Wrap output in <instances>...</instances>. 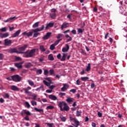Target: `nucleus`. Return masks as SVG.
Masks as SVG:
<instances>
[{
	"label": "nucleus",
	"mask_w": 127,
	"mask_h": 127,
	"mask_svg": "<svg viewBox=\"0 0 127 127\" xmlns=\"http://www.w3.org/2000/svg\"><path fill=\"white\" fill-rule=\"evenodd\" d=\"M63 37H64V35L61 34H59L58 36L57 37V38L58 39H60V38H63Z\"/></svg>",
	"instance_id": "obj_34"
},
{
	"label": "nucleus",
	"mask_w": 127,
	"mask_h": 127,
	"mask_svg": "<svg viewBox=\"0 0 127 127\" xmlns=\"http://www.w3.org/2000/svg\"><path fill=\"white\" fill-rule=\"evenodd\" d=\"M49 73V72L48 71V70H47V69L44 70V75H48Z\"/></svg>",
	"instance_id": "obj_54"
},
{
	"label": "nucleus",
	"mask_w": 127,
	"mask_h": 127,
	"mask_svg": "<svg viewBox=\"0 0 127 127\" xmlns=\"http://www.w3.org/2000/svg\"><path fill=\"white\" fill-rule=\"evenodd\" d=\"M69 92H70L71 93H73V94H75V93H76V89H71L69 91Z\"/></svg>",
	"instance_id": "obj_58"
},
{
	"label": "nucleus",
	"mask_w": 127,
	"mask_h": 127,
	"mask_svg": "<svg viewBox=\"0 0 127 127\" xmlns=\"http://www.w3.org/2000/svg\"><path fill=\"white\" fill-rule=\"evenodd\" d=\"M21 32V30H18L15 33L13 34V35L12 36V37H17V36L19 35V34Z\"/></svg>",
	"instance_id": "obj_18"
},
{
	"label": "nucleus",
	"mask_w": 127,
	"mask_h": 127,
	"mask_svg": "<svg viewBox=\"0 0 127 127\" xmlns=\"http://www.w3.org/2000/svg\"><path fill=\"white\" fill-rule=\"evenodd\" d=\"M48 59L50 60V61H53L54 60V57H53V55L50 54L48 56Z\"/></svg>",
	"instance_id": "obj_25"
},
{
	"label": "nucleus",
	"mask_w": 127,
	"mask_h": 127,
	"mask_svg": "<svg viewBox=\"0 0 127 127\" xmlns=\"http://www.w3.org/2000/svg\"><path fill=\"white\" fill-rule=\"evenodd\" d=\"M52 34V33L51 32L47 33L46 35H45L43 37V39H44V40H47V39H49L51 37Z\"/></svg>",
	"instance_id": "obj_8"
},
{
	"label": "nucleus",
	"mask_w": 127,
	"mask_h": 127,
	"mask_svg": "<svg viewBox=\"0 0 127 127\" xmlns=\"http://www.w3.org/2000/svg\"><path fill=\"white\" fill-rule=\"evenodd\" d=\"M9 52L10 53H17V49L15 48L11 49Z\"/></svg>",
	"instance_id": "obj_23"
},
{
	"label": "nucleus",
	"mask_w": 127,
	"mask_h": 127,
	"mask_svg": "<svg viewBox=\"0 0 127 127\" xmlns=\"http://www.w3.org/2000/svg\"><path fill=\"white\" fill-rule=\"evenodd\" d=\"M10 89L11 90H12V91H19V88L15 85L11 86Z\"/></svg>",
	"instance_id": "obj_17"
},
{
	"label": "nucleus",
	"mask_w": 127,
	"mask_h": 127,
	"mask_svg": "<svg viewBox=\"0 0 127 127\" xmlns=\"http://www.w3.org/2000/svg\"><path fill=\"white\" fill-rule=\"evenodd\" d=\"M66 57H67V54H63L62 58H61V61H65Z\"/></svg>",
	"instance_id": "obj_24"
},
{
	"label": "nucleus",
	"mask_w": 127,
	"mask_h": 127,
	"mask_svg": "<svg viewBox=\"0 0 127 127\" xmlns=\"http://www.w3.org/2000/svg\"><path fill=\"white\" fill-rule=\"evenodd\" d=\"M33 32H34L33 31V29L32 30V31H30L29 32H25L24 33H22L23 35L24 36H27V37H30L31 36H32V35L33 34Z\"/></svg>",
	"instance_id": "obj_4"
},
{
	"label": "nucleus",
	"mask_w": 127,
	"mask_h": 127,
	"mask_svg": "<svg viewBox=\"0 0 127 127\" xmlns=\"http://www.w3.org/2000/svg\"><path fill=\"white\" fill-rule=\"evenodd\" d=\"M6 80L8 81H13L12 75L6 78Z\"/></svg>",
	"instance_id": "obj_49"
},
{
	"label": "nucleus",
	"mask_w": 127,
	"mask_h": 127,
	"mask_svg": "<svg viewBox=\"0 0 127 127\" xmlns=\"http://www.w3.org/2000/svg\"><path fill=\"white\" fill-rule=\"evenodd\" d=\"M25 67H26V68H30V67H31V63H29L27 64H26L25 65Z\"/></svg>",
	"instance_id": "obj_40"
},
{
	"label": "nucleus",
	"mask_w": 127,
	"mask_h": 127,
	"mask_svg": "<svg viewBox=\"0 0 127 127\" xmlns=\"http://www.w3.org/2000/svg\"><path fill=\"white\" fill-rule=\"evenodd\" d=\"M28 82L29 83V84H30V86H34V82H33V81L30 80H28Z\"/></svg>",
	"instance_id": "obj_37"
},
{
	"label": "nucleus",
	"mask_w": 127,
	"mask_h": 127,
	"mask_svg": "<svg viewBox=\"0 0 127 127\" xmlns=\"http://www.w3.org/2000/svg\"><path fill=\"white\" fill-rule=\"evenodd\" d=\"M36 52V49H33L31 50L30 52H28V51L26 52H19V53L20 54H24V57L26 58H31L32 57H34Z\"/></svg>",
	"instance_id": "obj_1"
},
{
	"label": "nucleus",
	"mask_w": 127,
	"mask_h": 127,
	"mask_svg": "<svg viewBox=\"0 0 127 127\" xmlns=\"http://www.w3.org/2000/svg\"><path fill=\"white\" fill-rule=\"evenodd\" d=\"M40 50L41 51V52H45V51H46V49L44 48V46L43 45L40 46Z\"/></svg>",
	"instance_id": "obj_26"
},
{
	"label": "nucleus",
	"mask_w": 127,
	"mask_h": 127,
	"mask_svg": "<svg viewBox=\"0 0 127 127\" xmlns=\"http://www.w3.org/2000/svg\"><path fill=\"white\" fill-rule=\"evenodd\" d=\"M66 102L64 101L60 102L58 106L60 108L61 111H63V108L62 107H64L66 105Z\"/></svg>",
	"instance_id": "obj_9"
},
{
	"label": "nucleus",
	"mask_w": 127,
	"mask_h": 127,
	"mask_svg": "<svg viewBox=\"0 0 127 127\" xmlns=\"http://www.w3.org/2000/svg\"><path fill=\"white\" fill-rule=\"evenodd\" d=\"M88 79H89L88 77H81V80H82V81H87V80H88Z\"/></svg>",
	"instance_id": "obj_38"
},
{
	"label": "nucleus",
	"mask_w": 127,
	"mask_h": 127,
	"mask_svg": "<svg viewBox=\"0 0 127 127\" xmlns=\"http://www.w3.org/2000/svg\"><path fill=\"white\" fill-rule=\"evenodd\" d=\"M12 79L14 82H20L21 81V77H20L19 75H12Z\"/></svg>",
	"instance_id": "obj_2"
},
{
	"label": "nucleus",
	"mask_w": 127,
	"mask_h": 127,
	"mask_svg": "<svg viewBox=\"0 0 127 127\" xmlns=\"http://www.w3.org/2000/svg\"><path fill=\"white\" fill-rule=\"evenodd\" d=\"M25 114L27 115V116H30L31 115L29 111L26 110H23L21 112V115L22 117H24Z\"/></svg>",
	"instance_id": "obj_6"
},
{
	"label": "nucleus",
	"mask_w": 127,
	"mask_h": 127,
	"mask_svg": "<svg viewBox=\"0 0 127 127\" xmlns=\"http://www.w3.org/2000/svg\"><path fill=\"white\" fill-rule=\"evenodd\" d=\"M44 61V57H42V58H40L39 59V61L40 62H43Z\"/></svg>",
	"instance_id": "obj_56"
},
{
	"label": "nucleus",
	"mask_w": 127,
	"mask_h": 127,
	"mask_svg": "<svg viewBox=\"0 0 127 127\" xmlns=\"http://www.w3.org/2000/svg\"><path fill=\"white\" fill-rule=\"evenodd\" d=\"M73 100H74V99L69 97L66 100V101L68 103V104H71V103L73 102Z\"/></svg>",
	"instance_id": "obj_27"
},
{
	"label": "nucleus",
	"mask_w": 127,
	"mask_h": 127,
	"mask_svg": "<svg viewBox=\"0 0 127 127\" xmlns=\"http://www.w3.org/2000/svg\"><path fill=\"white\" fill-rule=\"evenodd\" d=\"M50 15L51 18H53V19H55V17H56V13H51Z\"/></svg>",
	"instance_id": "obj_30"
},
{
	"label": "nucleus",
	"mask_w": 127,
	"mask_h": 127,
	"mask_svg": "<svg viewBox=\"0 0 127 127\" xmlns=\"http://www.w3.org/2000/svg\"><path fill=\"white\" fill-rule=\"evenodd\" d=\"M3 98L5 99H9V94L8 93H5L3 95Z\"/></svg>",
	"instance_id": "obj_33"
},
{
	"label": "nucleus",
	"mask_w": 127,
	"mask_h": 127,
	"mask_svg": "<svg viewBox=\"0 0 127 127\" xmlns=\"http://www.w3.org/2000/svg\"><path fill=\"white\" fill-rule=\"evenodd\" d=\"M70 41H72V37H70L69 39H67L66 42H69Z\"/></svg>",
	"instance_id": "obj_64"
},
{
	"label": "nucleus",
	"mask_w": 127,
	"mask_h": 127,
	"mask_svg": "<svg viewBox=\"0 0 127 127\" xmlns=\"http://www.w3.org/2000/svg\"><path fill=\"white\" fill-rule=\"evenodd\" d=\"M63 85L64 86L61 88V91L62 92H65L69 88V86L66 83H64Z\"/></svg>",
	"instance_id": "obj_13"
},
{
	"label": "nucleus",
	"mask_w": 127,
	"mask_h": 127,
	"mask_svg": "<svg viewBox=\"0 0 127 127\" xmlns=\"http://www.w3.org/2000/svg\"><path fill=\"white\" fill-rule=\"evenodd\" d=\"M77 31L78 33H83V30L82 29H77Z\"/></svg>",
	"instance_id": "obj_53"
},
{
	"label": "nucleus",
	"mask_w": 127,
	"mask_h": 127,
	"mask_svg": "<svg viewBox=\"0 0 127 127\" xmlns=\"http://www.w3.org/2000/svg\"><path fill=\"white\" fill-rule=\"evenodd\" d=\"M98 116L99 118H102L103 114L101 112H98Z\"/></svg>",
	"instance_id": "obj_63"
},
{
	"label": "nucleus",
	"mask_w": 127,
	"mask_h": 127,
	"mask_svg": "<svg viewBox=\"0 0 127 127\" xmlns=\"http://www.w3.org/2000/svg\"><path fill=\"white\" fill-rule=\"evenodd\" d=\"M0 30L2 32H5V31H6V27L2 28L1 29H0Z\"/></svg>",
	"instance_id": "obj_50"
},
{
	"label": "nucleus",
	"mask_w": 127,
	"mask_h": 127,
	"mask_svg": "<svg viewBox=\"0 0 127 127\" xmlns=\"http://www.w3.org/2000/svg\"><path fill=\"white\" fill-rule=\"evenodd\" d=\"M25 105H26V106H27V108L28 109H29V108H30V105L29 104V103L28 102H25Z\"/></svg>",
	"instance_id": "obj_52"
},
{
	"label": "nucleus",
	"mask_w": 127,
	"mask_h": 127,
	"mask_svg": "<svg viewBox=\"0 0 127 127\" xmlns=\"http://www.w3.org/2000/svg\"><path fill=\"white\" fill-rule=\"evenodd\" d=\"M38 26H39V22H37L33 25L32 27L33 28H37Z\"/></svg>",
	"instance_id": "obj_28"
},
{
	"label": "nucleus",
	"mask_w": 127,
	"mask_h": 127,
	"mask_svg": "<svg viewBox=\"0 0 127 127\" xmlns=\"http://www.w3.org/2000/svg\"><path fill=\"white\" fill-rule=\"evenodd\" d=\"M60 118L61 119L62 122H66V118L64 117L63 115H60Z\"/></svg>",
	"instance_id": "obj_29"
},
{
	"label": "nucleus",
	"mask_w": 127,
	"mask_h": 127,
	"mask_svg": "<svg viewBox=\"0 0 127 127\" xmlns=\"http://www.w3.org/2000/svg\"><path fill=\"white\" fill-rule=\"evenodd\" d=\"M3 54H0V60H2V59H3Z\"/></svg>",
	"instance_id": "obj_62"
},
{
	"label": "nucleus",
	"mask_w": 127,
	"mask_h": 127,
	"mask_svg": "<svg viewBox=\"0 0 127 127\" xmlns=\"http://www.w3.org/2000/svg\"><path fill=\"white\" fill-rule=\"evenodd\" d=\"M15 66L19 69H21V68H22V64H21V63H16L15 64Z\"/></svg>",
	"instance_id": "obj_21"
},
{
	"label": "nucleus",
	"mask_w": 127,
	"mask_h": 127,
	"mask_svg": "<svg viewBox=\"0 0 127 127\" xmlns=\"http://www.w3.org/2000/svg\"><path fill=\"white\" fill-rule=\"evenodd\" d=\"M43 83L46 85V86H47V87H49L50 86V83L46 81V80H43Z\"/></svg>",
	"instance_id": "obj_36"
},
{
	"label": "nucleus",
	"mask_w": 127,
	"mask_h": 127,
	"mask_svg": "<svg viewBox=\"0 0 127 127\" xmlns=\"http://www.w3.org/2000/svg\"><path fill=\"white\" fill-rule=\"evenodd\" d=\"M59 95L60 97H61V98H62V97H63L64 96H66V93L60 92Z\"/></svg>",
	"instance_id": "obj_41"
},
{
	"label": "nucleus",
	"mask_w": 127,
	"mask_h": 127,
	"mask_svg": "<svg viewBox=\"0 0 127 127\" xmlns=\"http://www.w3.org/2000/svg\"><path fill=\"white\" fill-rule=\"evenodd\" d=\"M44 28H45V26H44V25H43L40 28L33 29V31L34 32H40V31H42L43 30H44Z\"/></svg>",
	"instance_id": "obj_5"
},
{
	"label": "nucleus",
	"mask_w": 127,
	"mask_h": 127,
	"mask_svg": "<svg viewBox=\"0 0 127 127\" xmlns=\"http://www.w3.org/2000/svg\"><path fill=\"white\" fill-rule=\"evenodd\" d=\"M65 46L66 48H63L62 49L63 52H68V50L70 49V47H69V45H68V44H66Z\"/></svg>",
	"instance_id": "obj_15"
},
{
	"label": "nucleus",
	"mask_w": 127,
	"mask_h": 127,
	"mask_svg": "<svg viewBox=\"0 0 127 127\" xmlns=\"http://www.w3.org/2000/svg\"><path fill=\"white\" fill-rule=\"evenodd\" d=\"M28 47V45H25L22 47H20L18 48L19 51L20 52H22V51H24L26 48Z\"/></svg>",
	"instance_id": "obj_11"
},
{
	"label": "nucleus",
	"mask_w": 127,
	"mask_h": 127,
	"mask_svg": "<svg viewBox=\"0 0 127 127\" xmlns=\"http://www.w3.org/2000/svg\"><path fill=\"white\" fill-rule=\"evenodd\" d=\"M14 19H16V17L14 16L12 17H10L9 19H8L7 20L4 21V22H8L9 21H12V20H14Z\"/></svg>",
	"instance_id": "obj_20"
},
{
	"label": "nucleus",
	"mask_w": 127,
	"mask_h": 127,
	"mask_svg": "<svg viewBox=\"0 0 127 127\" xmlns=\"http://www.w3.org/2000/svg\"><path fill=\"white\" fill-rule=\"evenodd\" d=\"M4 45L6 46H8L9 45H11V43H12V40H9L8 39H6L4 40Z\"/></svg>",
	"instance_id": "obj_7"
},
{
	"label": "nucleus",
	"mask_w": 127,
	"mask_h": 127,
	"mask_svg": "<svg viewBox=\"0 0 127 127\" xmlns=\"http://www.w3.org/2000/svg\"><path fill=\"white\" fill-rule=\"evenodd\" d=\"M49 72H50V75H54V76H55V75L54 74V69H50Z\"/></svg>",
	"instance_id": "obj_47"
},
{
	"label": "nucleus",
	"mask_w": 127,
	"mask_h": 127,
	"mask_svg": "<svg viewBox=\"0 0 127 127\" xmlns=\"http://www.w3.org/2000/svg\"><path fill=\"white\" fill-rule=\"evenodd\" d=\"M53 26H54V23H49V24H47V26L45 27V30H47L48 29H49V28L53 27Z\"/></svg>",
	"instance_id": "obj_14"
},
{
	"label": "nucleus",
	"mask_w": 127,
	"mask_h": 127,
	"mask_svg": "<svg viewBox=\"0 0 127 127\" xmlns=\"http://www.w3.org/2000/svg\"><path fill=\"white\" fill-rule=\"evenodd\" d=\"M91 70V64H88V66L86 67V70L87 72H89Z\"/></svg>",
	"instance_id": "obj_31"
},
{
	"label": "nucleus",
	"mask_w": 127,
	"mask_h": 127,
	"mask_svg": "<svg viewBox=\"0 0 127 127\" xmlns=\"http://www.w3.org/2000/svg\"><path fill=\"white\" fill-rule=\"evenodd\" d=\"M71 32V33H72V34H74V35H75V34H77V32L76 31V30H72Z\"/></svg>",
	"instance_id": "obj_57"
},
{
	"label": "nucleus",
	"mask_w": 127,
	"mask_h": 127,
	"mask_svg": "<svg viewBox=\"0 0 127 127\" xmlns=\"http://www.w3.org/2000/svg\"><path fill=\"white\" fill-rule=\"evenodd\" d=\"M32 106H36L37 105V102H36V101H34V100H32L31 102Z\"/></svg>",
	"instance_id": "obj_42"
},
{
	"label": "nucleus",
	"mask_w": 127,
	"mask_h": 127,
	"mask_svg": "<svg viewBox=\"0 0 127 127\" xmlns=\"http://www.w3.org/2000/svg\"><path fill=\"white\" fill-rule=\"evenodd\" d=\"M37 75H41L42 74V69H38L36 70Z\"/></svg>",
	"instance_id": "obj_32"
},
{
	"label": "nucleus",
	"mask_w": 127,
	"mask_h": 127,
	"mask_svg": "<svg viewBox=\"0 0 127 127\" xmlns=\"http://www.w3.org/2000/svg\"><path fill=\"white\" fill-rule=\"evenodd\" d=\"M63 111H66V112H68L69 110V106H68V105H67V103L65 104V105L64 106V108H63Z\"/></svg>",
	"instance_id": "obj_22"
},
{
	"label": "nucleus",
	"mask_w": 127,
	"mask_h": 127,
	"mask_svg": "<svg viewBox=\"0 0 127 127\" xmlns=\"http://www.w3.org/2000/svg\"><path fill=\"white\" fill-rule=\"evenodd\" d=\"M57 58H58V59H59L60 60H61V54H59L57 55Z\"/></svg>",
	"instance_id": "obj_61"
},
{
	"label": "nucleus",
	"mask_w": 127,
	"mask_h": 127,
	"mask_svg": "<svg viewBox=\"0 0 127 127\" xmlns=\"http://www.w3.org/2000/svg\"><path fill=\"white\" fill-rule=\"evenodd\" d=\"M53 109H54V107L52 106H49L46 108V110H53Z\"/></svg>",
	"instance_id": "obj_43"
},
{
	"label": "nucleus",
	"mask_w": 127,
	"mask_h": 127,
	"mask_svg": "<svg viewBox=\"0 0 127 127\" xmlns=\"http://www.w3.org/2000/svg\"><path fill=\"white\" fill-rule=\"evenodd\" d=\"M70 120L73 122V123H74V124H75V126L74 125V124H72V125L74 126V127H78V126H79L80 123L79 122V121H78L77 119H76V118H72L71 117H70Z\"/></svg>",
	"instance_id": "obj_3"
},
{
	"label": "nucleus",
	"mask_w": 127,
	"mask_h": 127,
	"mask_svg": "<svg viewBox=\"0 0 127 127\" xmlns=\"http://www.w3.org/2000/svg\"><path fill=\"white\" fill-rule=\"evenodd\" d=\"M34 33H35L34 34V35H33V37L34 38L37 37V36H38V35L40 34V33H39L38 32H34Z\"/></svg>",
	"instance_id": "obj_46"
},
{
	"label": "nucleus",
	"mask_w": 127,
	"mask_h": 127,
	"mask_svg": "<svg viewBox=\"0 0 127 127\" xmlns=\"http://www.w3.org/2000/svg\"><path fill=\"white\" fill-rule=\"evenodd\" d=\"M47 125L49 127H54V124L53 123H47Z\"/></svg>",
	"instance_id": "obj_44"
},
{
	"label": "nucleus",
	"mask_w": 127,
	"mask_h": 127,
	"mask_svg": "<svg viewBox=\"0 0 127 127\" xmlns=\"http://www.w3.org/2000/svg\"><path fill=\"white\" fill-rule=\"evenodd\" d=\"M49 98L51 100H53V101H56V100H58L57 97L53 95H50Z\"/></svg>",
	"instance_id": "obj_19"
},
{
	"label": "nucleus",
	"mask_w": 127,
	"mask_h": 127,
	"mask_svg": "<svg viewBox=\"0 0 127 127\" xmlns=\"http://www.w3.org/2000/svg\"><path fill=\"white\" fill-rule=\"evenodd\" d=\"M67 27H69V23L65 22L62 25L61 28L62 30H63L64 28H67Z\"/></svg>",
	"instance_id": "obj_10"
},
{
	"label": "nucleus",
	"mask_w": 127,
	"mask_h": 127,
	"mask_svg": "<svg viewBox=\"0 0 127 127\" xmlns=\"http://www.w3.org/2000/svg\"><path fill=\"white\" fill-rule=\"evenodd\" d=\"M81 113L82 112H81V111H76V116L80 117Z\"/></svg>",
	"instance_id": "obj_48"
},
{
	"label": "nucleus",
	"mask_w": 127,
	"mask_h": 127,
	"mask_svg": "<svg viewBox=\"0 0 127 127\" xmlns=\"http://www.w3.org/2000/svg\"><path fill=\"white\" fill-rule=\"evenodd\" d=\"M76 85H80L81 84V81H80V80L78 79L77 80H76Z\"/></svg>",
	"instance_id": "obj_59"
},
{
	"label": "nucleus",
	"mask_w": 127,
	"mask_h": 127,
	"mask_svg": "<svg viewBox=\"0 0 127 127\" xmlns=\"http://www.w3.org/2000/svg\"><path fill=\"white\" fill-rule=\"evenodd\" d=\"M34 110L36 111V112H38L39 113H43V109H38L37 108H35Z\"/></svg>",
	"instance_id": "obj_35"
},
{
	"label": "nucleus",
	"mask_w": 127,
	"mask_h": 127,
	"mask_svg": "<svg viewBox=\"0 0 127 127\" xmlns=\"http://www.w3.org/2000/svg\"><path fill=\"white\" fill-rule=\"evenodd\" d=\"M50 49H51V50H54L55 49V45H54V44H52V45H51Z\"/></svg>",
	"instance_id": "obj_45"
},
{
	"label": "nucleus",
	"mask_w": 127,
	"mask_h": 127,
	"mask_svg": "<svg viewBox=\"0 0 127 127\" xmlns=\"http://www.w3.org/2000/svg\"><path fill=\"white\" fill-rule=\"evenodd\" d=\"M61 40H62V39H59L58 40H57L55 43L54 44V45L56 46V45H58V44L59 43V42H60L61 41Z\"/></svg>",
	"instance_id": "obj_39"
},
{
	"label": "nucleus",
	"mask_w": 127,
	"mask_h": 127,
	"mask_svg": "<svg viewBox=\"0 0 127 127\" xmlns=\"http://www.w3.org/2000/svg\"><path fill=\"white\" fill-rule=\"evenodd\" d=\"M39 89H40V90H42V91H44V86L43 85H41L39 87Z\"/></svg>",
	"instance_id": "obj_51"
},
{
	"label": "nucleus",
	"mask_w": 127,
	"mask_h": 127,
	"mask_svg": "<svg viewBox=\"0 0 127 127\" xmlns=\"http://www.w3.org/2000/svg\"><path fill=\"white\" fill-rule=\"evenodd\" d=\"M32 97H33V100H36V97H37V95H35V94H33V95H32Z\"/></svg>",
	"instance_id": "obj_55"
},
{
	"label": "nucleus",
	"mask_w": 127,
	"mask_h": 127,
	"mask_svg": "<svg viewBox=\"0 0 127 127\" xmlns=\"http://www.w3.org/2000/svg\"><path fill=\"white\" fill-rule=\"evenodd\" d=\"M95 87H96V85H95V83H92L91 85V89H93V88H95Z\"/></svg>",
	"instance_id": "obj_60"
},
{
	"label": "nucleus",
	"mask_w": 127,
	"mask_h": 127,
	"mask_svg": "<svg viewBox=\"0 0 127 127\" xmlns=\"http://www.w3.org/2000/svg\"><path fill=\"white\" fill-rule=\"evenodd\" d=\"M9 35V34L8 33H5L4 34L0 33V37L1 38H6V37H7Z\"/></svg>",
	"instance_id": "obj_16"
},
{
	"label": "nucleus",
	"mask_w": 127,
	"mask_h": 127,
	"mask_svg": "<svg viewBox=\"0 0 127 127\" xmlns=\"http://www.w3.org/2000/svg\"><path fill=\"white\" fill-rule=\"evenodd\" d=\"M29 90H31V87L30 86L27 87L26 88H24L23 90L25 91V94H27L28 95H31V92L29 91Z\"/></svg>",
	"instance_id": "obj_12"
}]
</instances>
